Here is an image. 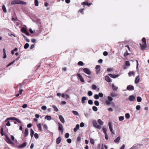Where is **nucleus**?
Here are the masks:
<instances>
[{
  "mask_svg": "<svg viewBox=\"0 0 149 149\" xmlns=\"http://www.w3.org/2000/svg\"><path fill=\"white\" fill-rule=\"evenodd\" d=\"M90 142L91 144L93 145H94V140L93 139H92V138H91L90 139Z\"/></svg>",
  "mask_w": 149,
  "mask_h": 149,
  "instance_id": "nucleus-49",
  "label": "nucleus"
},
{
  "mask_svg": "<svg viewBox=\"0 0 149 149\" xmlns=\"http://www.w3.org/2000/svg\"><path fill=\"white\" fill-rule=\"evenodd\" d=\"M15 118L14 117H11L10 118H7V120H15Z\"/></svg>",
  "mask_w": 149,
  "mask_h": 149,
  "instance_id": "nucleus-50",
  "label": "nucleus"
},
{
  "mask_svg": "<svg viewBox=\"0 0 149 149\" xmlns=\"http://www.w3.org/2000/svg\"><path fill=\"white\" fill-rule=\"evenodd\" d=\"M23 91V90L22 89H20L19 90V93L17 94L16 95V96L17 97H18L20 95H21L22 93V92Z\"/></svg>",
  "mask_w": 149,
  "mask_h": 149,
  "instance_id": "nucleus-31",
  "label": "nucleus"
},
{
  "mask_svg": "<svg viewBox=\"0 0 149 149\" xmlns=\"http://www.w3.org/2000/svg\"><path fill=\"white\" fill-rule=\"evenodd\" d=\"M11 139L14 142H15V141H17L16 140H15L14 137L13 135H11Z\"/></svg>",
  "mask_w": 149,
  "mask_h": 149,
  "instance_id": "nucleus-57",
  "label": "nucleus"
},
{
  "mask_svg": "<svg viewBox=\"0 0 149 149\" xmlns=\"http://www.w3.org/2000/svg\"><path fill=\"white\" fill-rule=\"evenodd\" d=\"M102 131L105 134V135L107 134V130L106 128H104V127H103Z\"/></svg>",
  "mask_w": 149,
  "mask_h": 149,
  "instance_id": "nucleus-42",
  "label": "nucleus"
},
{
  "mask_svg": "<svg viewBox=\"0 0 149 149\" xmlns=\"http://www.w3.org/2000/svg\"><path fill=\"white\" fill-rule=\"evenodd\" d=\"M137 101L139 102H140L142 100V99L140 97L138 96L137 97Z\"/></svg>",
  "mask_w": 149,
  "mask_h": 149,
  "instance_id": "nucleus-37",
  "label": "nucleus"
},
{
  "mask_svg": "<svg viewBox=\"0 0 149 149\" xmlns=\"http://www.w3.org/2000/svg\"><path fill=\"white\" fill-rule=\"evenodd\" d=\"M129 54L127 51L126 50V51L124 53V56L125 57L127 56Z\"/></svg>",
  "mask_w": 149,
  "mask_h": 149,
  "instance_id": "nucleus-61",
  "label": "nucleus"
},
{
  "mask_svg": "<svg viewBox=\"0 0 149 149\" xmlns=\"http://www.w3.org/2000/svg\"><path fill=\"white\" fill-rule=\"evenodd\" d=\"M94 97L95 99L97 100L99 98V95L97 94H95L94 95Z\"/></svg>",
  "mask_w": 149,
  "mask_h": 149,
  "instance_id": "nucleus-43",
  "label": "nucleus"
},
{
  "mask_svg": "<svg viewBox=\"0 0 149 149\" xmlns=\"http://www.w3.org/2000/svg\"><path fill=\"white\" fill-rule=\"evenodd\" d=\"M19 0H14L12 1L11 2V4L12 5H14L16 4H19Z\"/></svg>",
  "mask_w": 149,
  "mask_h": 149,
  "instance_id": "nucleus-12",
  "label": "nucleus"
},
{
  "mask_svg": "<svg viewBox=\"0 0 149 149\" xmlns=\"http://www.w3.org/2000/svg\"><path fill=\"white\" fill-rule=\"evenodd\" d=\"M83 63L81 61H80L78 63V65H83Z\"/></svg>",
  "mask_w": 149,
  "mask_h": 149,
  "instance_id": "nucleus-62",
  "label": "nucleus"
},
{
  "mask_svg": "<svg viewBox=\"0 0 149 149\" xmlns=\"http://www.w3.org/2000/svg\"><path fill=\"white\" fill-rule=\"evenodd\" d=\"M46 109V107L45 105H43L41 107V109L43 110H45Z\"/></svg>",
  "mask_w": 149,
  "mask_h": 149,
  "instance_id": "nucleus-59",
  "label": "nucleus"
},
{
  "mask_svg": "<svg viewBox=\"0 0 149 149\" xmlns=\"http://www.w3.org/2000/svg\"><path fill=\"white\" fill-rule=\"evenodd\" d=\"M138 148V146L136 145H134L132 147H131L130 149H137Z\"/></svg>",
  "mask_w": 149,
  "mask_h": 149,
  "instance_id": "nucleus-35",
  "label": "nucleus"
},
{
  "mask_svg": "<svg viewBox=\"0 0 149 149\" xmlns=\"http://www.w3.org/2000/svg\"><path fill=\"white\" fill-rule=\"evenodd\" d=\"M92 109H93V110L95 112L97 111V107L95 106L93 107Z\"/></svg>",
  "mask_w": 149,
  "mask_h": 149,
  "instance_id": "nucleus-38",
  "label": "nucleus"
},
{
  "mask_svg": "<svg viewBox=\"0 0 149 149\" xmlns=\"http://www.w3.org/2000/svg\"><path fill=\"white\" fill-rule=\"evenodd\" d=\"M34 136L35 138L36 139H38L39 137L38 134L36 133H35L34 134Z\"/></svg>",
  "mask_w": 149,
  "mask_h": 149,
  "instance_id": "nucleus-54",
  "label": "nucleus"
},
{
  "mask_svg": "<svg viewBox=\"0 0 149 149\" xmlns=\"http://www.w3.org/2000/svg\"><path fill=\"white\" fill-rule=\"evenodd\" d=\"M34 133V132L33 130L32 129H31L30 130V135L31 138L33 136Z\"/></svg>",
  "mask_w": 149,
  "mask_h": 149,
  "instance_id": "nucleus-27",
  "label": "nucleus"
},
{
  "mask_svg": "<svg viewBox=\"0 0 149 149\" xmlns=\"http://www.w3.org/2000/svg\"><path fill=\"white\" fill-rule=\"evenodd\" d=\"M125 118L127 119H128L130 117V115L129 113H126L125 114Z\"/></svg>",
  "mask_w": 149,
  "mask_h": 149,
  "instance_id": "nucleus-47",
  "label": "nucleus"
},
{
  "mask_svg": "<svg viewBox=\"0 0 149 149\" xmlns=\"http://www.w3.org/2000/svg\"><path fill=\"white\" fill-rule=\"evenodd\" d=\"M35 5L36 6H38V0H34Z\"/></svg>",
  "mask_w": 149,
  "mask_h": 149,
  "instance_id": "nucleus-41",
  "label": "nucleus"
},
{
  "mask_svg": "<svg viewBox=\"0 0 149 149\" xmlns=\"http://www.w3.org/2000/svg\"><path fill=\"white\" fill-rule=\"evenodd\" d=\"M124 119V117L123 116H120L119 117V120L120 121L123 120Z\"/></svg>",
  "mask_w": 149,
  "mask_h": 149,
  "instance_id": "nucleus-44",
  "label": "nucleus"
},
{
  "mask_svg": "<svg viewBox=\"0 0 149 149\" xmlns=\"http://www.w3.org/2000/svg\"><path fill=\"white\" fill-rule=\"evenodd\" d=\"M92 88L93 90H96L97 88V86L94 84H93L92 86Z\"/></svg>",
  "mask_w": 149,
  "mask_h": 149,
  "instance_id": "nucleus-52",
  "label": "nucleus"
},
{
  "mask_svg": "<svg viewBox=\"0 0 149 149\" xmlns=\"http://www.w3.org/2000/svg\"><path fill=\"white\" fill-rule=\"evenodd\" d=\"M2 9L3 10V12L5 13L6 12V10L5 6L4 5H3L2 7Z\"/></svg>",
  "mask_w": 149,
  "mask_h": 149,
  "instance_id": "nucleus-34",
  "label": "nucleus"
},
{
  "mask_svg": "<svg viewBox=\"0 0 149 149\" xmlns=\"http://www.w3.org/2000/svg\"><path fill=\"white\" fill-rule=\"evenodd\" d=\"M87 99L86 97H83L81 99V102L82 103L84 104L85 102V101Z\"/></svg>",
  "mask_w": 149,
  "mask_h": 149,
  "instance_id": "nucleus-30",
  "label": "nucleus"
},
{
  "mask_svg": "<svg viewBox=\"0 0 149 149\" xmlns=\"http://www.w3.org/2000/svg\"><path fill=\"white\" fill-rule=\"evenodd\" d=\"M131 62H134V63L133 64H136V65H138L139 64L138 63V61L137 60H133L132 61H131Z\"/></svg>",
  "mask_w": 149,
  "mask_h": 149,
  "instance_id": "nucleus-32",
  "label": "nucleus"
},
{
  "mask_svg": "<svg viewBox=\"0 0 149 149\" xmlns=\"http://www.w3.org/2000/svg\"><path fill=\"white\" fill-rule=\"evenodd\" d=\"M52 107L54 109V110L56 112H57L58 111V109L57 107L55 105H53L52 106Z\"/></svg>",
  "mask_w": 149,
  "mask_h": 149,
  "instance_id": "nucleus-29",
  "label": "nucleus"
},
{
  "mask_svg": "<svg viewBox=\"0 0 149 149\" xmlns=\"http://www.w3.org/2000/svg\"><path fill=\"white\" fill-rule=\"evenodd\" d=\"M45 119H46L47 120H50L51 119V117L50 116L47 115L45 116Z\"/></svg>",
  "mask_w": 149,
  "mask_h": 149,
  "instance_id": "nucleus-33",
  "label": "nucleus"
},
{
  "mask_svg": "<svg viewBox=\"0 0 149 149\" xmlns=\"http://www.w3.org/2000/svg\"><path fill=\"white\" fill-rule=\"evenodd\" d=\"M28 134V129L27 128L25 129L24 132V136L26 137Z\"/></svg>",
  "mask_w": 149,
  "mask_h": 149,
  "instance_id": "nucleus-28",
  "label": "nucleus"
},
{
  "mask_svg": "<svg viewBox=\"0 0 149 149\" xmlns=\"http://www.w3.org/2000/svg\"><path fill=\"white\" fill-rule=\"evenodd\" d=\"M43 127L45 130H47L48 129V127L46 124H45L43 125Z\"/></svg>",
  "mask_w": 149,
  "mask_h": 149,
  "instance_id": "nucleus-46",
  "label": "nucleus"
},
{
  "mask_svg": "<svg viewBox=\"0 0 149 149\" xmlns=\"http://www.w3.org/2000/svg\"><path fill=\"white\" fill-rule=\"evenodd\" d=\"M37 127L39 130V131L40 132H42V129L41 125L40 123H39L37 125Z\"/></svg>",
  "mask_w": 149,
  "mask_h": 149,
  "instance_id": "nucleus-25",
  "label": "nucleus"
},
{
  "mask_svg": "<svg viewBox=\"0 0 149 149\" xmlns=\"http://www.w3.org/2000/svg\"><path fill=\"white\" fill-rule=\"evenodd\" d=\"M110 95V96L111 97H116L117 96V94L114 92L111 93Z\"/></svg>",
  "mask_w": 149,
  "mask_h": 149,
  "instance_id": "nucleus-23",
  "label": "nucleus"
},
{
  "mask_svg": "<svg viewBox=\"0 0 149 149\" xmlns=\"http://www.w3.org/2000/svg\"><path fill=\"white\" fill-rule=\"evenodd\" d=\"M77 77L78 79H79L80 80L81 82H84V80L83 78L79 74H77Z\"/></svg>",
  "mask_w": 149,
  "mask_h": 149,
  "instance_id": "nucleus-7",
  "label": "nucleus"
},
{
  "mask_svg": "<svg viewBox=\"0 0 149 149\" xmlns=\"http://www.w3.org/2000/svg\"><path fill=\"white\" fill-rule=\"evenodd\" d=\"M69 133H67L65 134V138H68L69 137Z\"/></svg>",
  "mask_w": 149,
  "mask_h": 149,
  "instance_id": "nucleus-56",
  "label": "nucleus"
},
{
  "mask_svg": "<svg viewBox=\"0 0 149 149\" xmlns=\"http://www.w3.org/2000/svg\"><path fill=\"white\" fill-rule=\"evenodd\" d=\"M142 44H140L141 48L142 50H144L147 47V45L146 41V39L144 37L142 38Z\"/></svg>",
  "mask_w": 149,
  "mask_h": 149,
  "instance_id": "nucleus-2",
  "label": "nucleus"
},
{
  "mask_svg": "<svg viewBox=\"0 0 149 149\" xmlns=\"http://www.w3.org/2000/svg\"><path fill=\"white\" fill-rule=\"evenodd\" d=\"M108 125L110 131L111 132H112L113 131V129L112 127L111 123L110 122L109 123Z\"/></svg>",
  "mask_w": 149,
  "mask_h": 149,
  "instance_id": "nucleus-26",
  "label": "nucleus"
},
{
  "mask_svg": "<svg viewBox=\"0 0 149 149\" xmlns=\"http://www.w3.org/2000/svg\"><path fill=\"white\" fill-rule=\"evenodd\" d=\"M83 71L88 76H91V71L88 68H85L83 69Z\"/></svg>",
  "mask_w": 149,
  "mask_h": 149,
  "instance_id": "nucleus-4",
  "label": "nucleus"
},
{
  "mask_svg": "<svg viewBox=\"0 0 149 149\" xmlns=\"http://www.w3.org/2000/svg\"><path fill=\"white\" fill-rule=\"evenodd\" d=\"M98 95H99V97H103V94L102 93H99L98 94Z\"/></svg>",
  "mask_w": 149,
  "mask_h": 149,
  "instance_id": "nucleus-55",
  "label": "nucleus"
},
{
  "mask_svg": "<svg viewBox=\"0 0 149 149\" xmlns=\"http://www.w3.org/2000/svg\"><path fill=\"white\" fill-rule=\"evenodd\" d=\"M120 136H118L116 139L114 140V142L116 143H118L120 141Z\"/></svg>",
  "mask_w": 149,
  "mask_h": 149,
  "instance_id": "nucleus-18",
  "label": "nucleus"
},
{
  "mask_svg": "<svg viewBox=\"0 0 149 149\" xmlns=\"http://www.w3.org/2000/svg\"><path fill=\"white\" fill-rule=\"evenodd\" d=\"M88 103L90 105H92L93 104V102L91 100H89L88 101Z\"/></svg>",
  "mask_w": 149,
  "mask_h": 149,
  "instance_id": "nucleus-53",
  "label": "nucleus"
},
{
  "mask_svg": "<svg viewBox=\"0 0 149 149\" xmlns=\"http://www.w3.org/2000/svg\"><path fill=\"white\" fill-rule=\"evenodd\" d=\"M88 94L89 96H91L92 95L93 93L91 91H89L88 92Z\"/></svg>",
  "mask_w": 149,
  "mask_h": 149,
  "instance_id": "nucleus-51",
  "label": "nucleus"
},
{
  "mask_svg": "<svg viewBox=\"0 0 149 149\" xmlns=\"http://www.w3.org/2000/svg\"><path fill=\"white\" fill-rule=\"evenodd\" d=\"M97 122L99 124V125H103L104 124V123L103 121L100 119H99L97 120Z\"/></svg>",
  "mask_w": 149,
  "mask_h": 149,
  "instance_id": "nucleus-22",
  "label": "nucleus"
},
{
  "mask_svg": "<svg viewBox=\"0 0 149 149\" xmlns=\"http://www.w3.org/2000/svg\"><path fill=\"white\" fill-rule=\"evenodd\" d=\"M21 31L22 32L25 33L27 31V29L26 28L23 27L21 28Z\"/></svg>",
  "mask_w": 149,
  "mask_h": 149,
  "instance_id": "nucleus-19",
  "label": "nucleus"
},
{
  "mask_svg": "<svg viewBox=\"0 0 149 149\" xmlns=\"http://www.w3.org/2000/svg\"><path fill=\"white\" fill-rule=\"evenodd\" d=\"M93 124L95 127L99 130L100 129L102 128L101 126L97 125V121L95 120H93Z\"/></svg>",
  "mask_w": 149,
  "mask_h": 149,
  "instance_id": "nucleus-3",
  "label": "nucleus"
},
{
  "mask_svg": "<svg viewBox=\"0 0 149 149\" xmlns=\"http://www.w3.org/2000/svg\"><path fill=\"white\" fill-rule=\"evenodd\" d=\"M94 104L96 106H98L99 105V102L98 101L96 100L94 102Z\"/></svg>",
  "mask_w": 149,
  "mask_h": 149,
  "instance_id": "nucleus-40",
  "label": "nucleus"
},
{
  "mask_svg": "<svg viewBox=\"0 0 149 149\" xmlns=\"http://www.w3.org/2000/svg\"><path fill=\"white\" fill-rule=\"evenodd\" d=\"M5 137L6 141L8 143L13 145H14V143L11 141L10 139L7 135H5Z\"/></svg>",
  "mask_w": 149,
  "mask_h": 149,
  "instance_id": "nucleus-6",
  "label": "nucleus"
},
{
  "mask_svg": "<svg viewBox=\"0 0 149 149\" xmlns=\"http://www.w3.org/2000/svg\"><path fill=\"white\" fill-rule=\"evenodd\" d=\"M72 112L73 113L74 115H75L76 116H78L79 115L78 112L76 111H72Z\"/></svg>",
  "mask_w": 149,
  "mask_h": 149,
  "instance_id": "nucleus-39",
  "label": "nucleus"
},
{
  "mask_svg": "<svg viewBox=\"0 0 149 149\" xmlns=\"http://www.w3.org/2000/svg\"><path fill=\"white\" fill-rule=\"evenodd\" d=\"M136 110H139L140 109L141 107L140 105H138L136 106Z\"/></svg>",
  "mask_w": 149,
  "mask_h": 149,
  "instance_id": "nucleus-60",
  "label": "nucleus"
},
{
  "mask_svg": "<svg viewBox=\"0 0 149 149\" xmlns=\"http://www.w3.org/2000/svg\"><path fill=\"white\" fill-rule=\"evenodd\" d=\"M95 69L96 70V74H98L100 70V66H96Z\"/></svg>",
  "mask_w": 149,
  "mask_h": 149,
  "instance_id": "nucleus-10",
  "label": "nucleus"
},
{
  "mask_svg": "<svg viewBox=\"0 0 149 149\" xmlns=\"http://www.w3.org/2000/svg\"><path fill=\"white\" fill-rule=\"evenodd\" d=\"M108 75L110 76L111 78H116L118 77L119 75L118 74H109Z\"/></svg>",
  "mask_w": 149,
  "mask_h": 149,
  "instance_id": "nucleus-14",
  "label": "nucleus"
},
{
  "mask_svg": "<svg viewBox=\"0 0 149 149\" xmlns=\"http://www.w3.org/2000/svg\"><path fill=\"white\" fill-rule=\"evenodd\" d=\"M79 127V124H77L75 128L73 129L74 131V132H76L77 130H78Z\"/></svg>",
  "mask_w": 149,
  "mask_h": 149,
  "instance_id": "nucleus-21",
  "label": "nucleus"
},
{
  "mask_svg": "<svg viewBox=\"0 0 149 149\" xmlns=\"http://www.w3.org/2000/svg\"><path fill=\"white\" fill-rule=\"evenodd\" d=\"M67 141L68 143H70L71 142L72 140L70 139H67Z\"/></svg>",
  "mask_w": 149,
  "mask_h": 149,
  "instance_id": "nucleus-64",
  "label": "nucleus"
},
{
  "mask_svg": "<svg viewBox=\"0 0 149 149\" xmlns=\"http://www.w3.org/2000/svg\"><path fill=\"white\" fill-rule=\"evenodd\" d=\"M126 89L128 91L133 90L134 89V88L133 86L129 85L127 86Z\"/></svg>",
  "mask_w": 149,
  "mask_h": 149,
  "instance_id": "nucleus-9",
  "label": "nucleus"
},
{
  "mask_svg": "<svg viewBox=\"0 0 149 149\" xmlns=\"http://www.w3.org/2000/svg\"><path fill=\"white\" fill-rule=\"evenodd\" d=\"M29 44L28 43H26L24 46V48L25 49H26L29 47Z\"/></svg>",
  "mask_w": 149,
  "mask_h": 149,
  "instance_id": "nucleus-36",
  "label": "nucleus"
},
{
  "mask_svg": "<svg viewBox=\"0 0 149 149\" xmlns=\"http://www.w3.org/2000/svg\"><path fill=\"white\" fill-rule=\"evenodd\" d=\"M104 79L105 80L108 82H110L111 81V79L108 76H106L105 77Z\"/></svg>",
  "mask_w": 149,
  "mask_h": 149,
  "instance_id": "nucleus-16",
  "label": "nucleus"
},
{
  "mask_svg": "<svg viewBox=\"0 0 149 149\" xmlns=\"http://www.w3.org/2000/svg\"><path fill=\"white\" fill-rule=\"evenodd\" d=\"M139 76L136 77L135 79V83L136 84H138L139 81Z\"/></svg>",
  "mask_w": 149,
  "mask_h": 149,
  "instance_id": "nucleus-20",
  "label": "nucleus"
},
{
  "mask_svg": "<svg viewBox=\"0 0 149 149\" xmlns=\"http://www.w3.org/2000/svg\"><path fill=\"white\" fill-rule=\"evenodd\" d=\"M1 136H3L4 135L3 133V128L2 127L1 128Z\"/></svg>",
  "mask_w": 149,
  "mask_h": 149,
  "instance_id": "nucleus-58",
  "label": "nucleus"
},
{
  "mask_svg": "<svg viewBox=\"0 0 149 149\" xmlns=\"http://www.w3.org/2000/svg\"><path fill=\"white\" fill-rule=\"evenodd\" d=\"M111 85L112 89L113 91H116L118 89V87L115 86L113 84H112Z\"/></svg>",
  "mask_w": 149,
  "mask_h": 149,
  "instance_id": "nucleus-24",
  "label": "nucleus"
},
{
  "mask_svg": "<svg viewBox=\"0 0 149 149\" xmlns=\"http://www.w3.org/2000/svg\"><path fill=\"white\" fill-rule=\"evenodd\" d=\"M26 142L23 143L22 144L19 145L18 146V148H22L26 146Z\"/></svg>",
  "mask_w": 149,
  "mask_h": 149,
  "instance_id": "nucleus-13",
  "label": "nucleus"
},
{
  "mask_svg": "<svg viewBox=\"0 0 149 149\" xmlns=\"http://www.w3.org/2000/svg\"><path fill=\"white\" fill-rule=\"evenodd\" d=\"M136 98L135 95H130L129 97V100L130 101H133Z\"/></svg>",
  "mask_w": 149,
  "mask_h": 149,
  "instance_id": "nucleus-8",
  "label": "nucleus"
},
{
  "mask_svg": "<svg viewBox=\"0 0 149 149\" xmlns=\"http://www.w3.org/2000/svg\"><path fill=\"white\" fill-rule=\"evenodd\" d=\"M58 129L60 131L63 133V132L64 129L63 128V126L62 124L60 123V122L58 123Z\"/></svg>",
  "mask_w": 149,
  "mask_h": 149,
  "instance_id": "nucleus-5",
  "label": "nucleus"
},
{
  "mask_svg": "<svg viewBox=\"0 0 149 149\" xmlns=\"http://www.w3.org/2000/svg\"><path fill=\"white\" fill-rule=\"evenodd\" d=\"M61 140V138L59 136L56 139V143L57 144H59Z\"/></svg>",
  "mask_w": 149,
  "mask_h": 149,
  "instance_id": "nucleus-17",
  "label": "nucleus"
},
{
  "mask_svg": "<svg viewBox=\"0 0 149 149\" xmlns=\"http://www.w3.org/2000/svg\"><path fill=\"white\" fill-rule=\"evenodd\" d=\"M92 3H88L87 1H84L81 4L82 5H86L88 6H90L92 4Z\"/></svg>",
  "mask_w": 149,
  "mask_h": 149,
  "instance_id": "nucleus-15",
  "label": "nucleus"
},
{
  "mask_svg": "<svg viewBox=\"0 0 149 149\" xmlns=\"http://www.w3.org/2000/svg\"><path fill=\"white\" fill-rule=\"evenodd\" d=\"M107 98V99L106 97H103L101 99V101L104 105H109L110 104H112L111 102L113 100V98L110 96H108Z\"/></svg>",
  "mask_w": 149,
  "mask_h": 149,
  "instance_id": "nucleus-1",
  "label": "nucleus"
},
{
  "mask_svg": "<svg viewBox=\"0 0 149 149\" xmlns=\"http://www.w3.org/2000/svg\"><path fill=\"white\" fill-rule=\"evenodd\" d=\"M129 76L130 77L132 76V75H134V72H129L128 73Z\"/></svg>",
  "mask_w": 149,
  "mask_h": 149,
  "instance_id": "nucleus-45",
  "label": "nucleus"
},
{
  "mask_svg": "<svg viewBox=\"0 0 149 149\" xmlns=\"http://www.w3.org/2000/svg\"><path fill=\"white\" fill-rule=\"evenodd\" d=\"M28 106V105L27 104H24L23 105L22 107L23 108H26Z\"/></svg>",
  "mask_w": 149,
  "mask_h": 149,
  "instance_id": "nucleus-63",
  "label": "nucleus"
},
{
  "mask_svg": "<svg viewBox=\"0 0 149 149\" xmlns=\"http://www.w3.org/2000/svg\"><path fill=\"white\" fill-rule=\"evenodd\" d=\"M60 121L63 123H64L65 121L64 118L61 115H60L58 116Z\"/></svg>",
  "mask_w": 149,
  "mask_h": 149,
  "instance_id": "nucleus-11",
  "label": "nucleus"
},
{
  "mask_svg": "<svg viewBox=\"0 0 149 149\" xmlns=\"http://www.w3.org/2000/svg\"><path fill=\"white\" fill-rule=\"evenodd\" d=\"M19 4H24V5H26V2H25L23 1L19 0Z\"/></svg>",
  "mask_w": 149,
  "mask_h": 149,
  "instance_id": "nucleus-48",
  "label": "nucleus"
}]
</instances>
